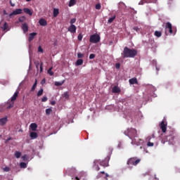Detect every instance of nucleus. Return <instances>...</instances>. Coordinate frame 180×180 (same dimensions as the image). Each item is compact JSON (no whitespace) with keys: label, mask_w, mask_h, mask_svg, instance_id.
<instances>
[{"label":"nucleus","mask_w":180,"mask_h":180,"mask_svg":"<svg viewBox=\"0 0 180 180\" xmlns=\"http://www.w3.org/2000/svg\"><path fill=\"white\" fill-rule=\"evenodd\" d=\"M137 56V50L134 49H129L127 46L124 48L122 53V58H134Z\"/></svg>","instance_id":"1"},{"label":"nucleus","mask_w":180,"mask_h":180,"mask_svg":"<svg viewBox=\"0 0 180 180\" xmlns=\"http://www.w3.org/2000/svg\"><path fill=\"white\" fill-rule=\"evenodd\" d=\"M110 160V154H109L104 160L101 161V160H95L94 164L96 165V164H100L101 167H109V161Z\"/></svg>","instance_id":"2"},{"label":"nucleus","mask_w":180,"mask_h":180,"mask_svg":"<svg viewBox=\"0 0 180 180\" xmlns=\"http://www.w3.org/2000/svg\"><path fill=\"white\" fill-rule=\"evenodd\" d=\"M174 134V131H170L169 134L166 136V139H162V143L165 144V143L168 141L169 144H174V139H175V136Z\"/></svg>","instance_id":"3"},{"label":"nucleus","mask_w":180,"mask_h":180,"mask_svg":"<svg viewBox=\"0 0 180 180\" xmlns=\"http://www.w3.org/2000/svg\"><path fill=\"white\" fill-rule=\"evenodd\" d=\"M124 134L128 136V137L131 140L134 138L137 137V130H136V129L129 128L127 131H124Z\"/></svg>","instance_id":"4"},{"label":"nucleus","mask_w":180,"mask_h":180,"mask_svg":"<svg viewBox=\"0 0 180 180\" xmlns=\"http://www.w3.org/2000/svg\"><path fill=\"white\" fill-rule=\"evenodd\" d=\"M141 161V159H139L137 158H131L128 159L127 162V165H134L136 167L140 162Z\"/></svg>","instance_id":"5"},{"label":"nucleus","mask_w":180,"mask_h":180,"mask_svg":"<svg viewBox=\"0 0 180 180\" xmlns=\"http://www.w3.org/2000/svg\"><path fill=\"white\" fill-rule=\"evenodd\" d=\"M89 41L90 43L96 44V43H99V41H101V36L98 34H92L90 36Z\"/></svg>","instance_id":"6"},{"label":"nucleus","mask_w":180,"mask_h":180,"mask_svg":"<svg viewBox=\"0 0 180 180\" xmlns=\"http://www.w3.org/2000/svg\"><path fill=\"white\" fill-rule=\"evenodd\" d=\"M131 144L135 145V146H141V144H143V143H144V141H143V139H139L135 137V138H132L131 139Z\"/></svg>","instance_id":"7"},{"label":"nucleus","mask_w":180,"mask_h":180,"mask_svg":"<svg viewBox=\"0 0 180 180\" xmlns=\"http://www.w3.org/2000/svg\"><path fill=\"white\" fill-rule=\"evenodd\" d=\"M167 122H165V121H162L161 123L160 124V127L162 133L167 132Z\"/></svg>","instance_id":"8"},{"label":"nucleus","mask_w":180,"mask_h":180,"mask_svg":"<svg viewBox=\"0 0 180 180\" xmlns=\"http://www.w3.org/2000/svg\"><path fill=\"white\" fill-rule=\"evenodd\" d=\"M23 12V10L22 8H17L15 11H13L11 13L9 14L10 18L16 15H20Z\"/></svg>","instance_id":"9"},{"label":"nucleus","mask_w":180,"mask_h":180,"mask_svg":"<svg viewBox=\"0 0 180 180\" xmlns=\"http://www.w3.org/2000/svg\"><path fill=\"white\" fill-rule=\"evenodd\" d=\"M166 30H169L170 34H174V31L172 30V24L171 22H167L165 25Z\"/></svg>","instance_id":"10"},{"label":"nucleus","mask_w":180,"mask_h":180,"mask_svg":"<svg viewBox=\"0 0 180 180\" xmlns=\"http://www.w3.org/2000/svg\"><path fill=\"white\" fill-rule=\"evenodd\" d=\"M68 32H70V33H76L77 32V27L75 25H71L68 29Z\"/></svg>","instance_id":"11"},{"label":"nucleus","mask_w":180,"mask_h":180,"mask_svg":"<svg viewBox=\"0 0 180 180\" xmlns=\"http://www.w3.org/2000/svg\"><path fill=\"white\" fill-rule=\"evenodd\" d=\"M39 23L40 26H47V21L44 18H40Z\"/></svg>","instance_id":"12"},{"label":"nucleus","mask_w":180,"mask_h":180,"mask_svg":"<svg viewBox=\"0 0 180 180\" xmlns=\"http://www.w3.org/2000/svg\"><path fill=\"white\" fill-rule=\"evenodd\" d=\"M22 30H23L24 33H26L29 31V26H27V23L25 22L22 24Z\"/></svg>","instance_id":"13"},{"label":"nucleus","mask_w":180,"mask_h":180,"mask_svg":"<svg viewBox=\"0 0 180 180\" xmlns=\"http://www.w3.org/2000/svg\"><path fill=\"white\" fill-rule=\"evenodd\" d=\"M8 122V117H3L0 119V126H4V124H6V122Z\"/></svg>","instance_id":"14"},{"label":"nucleus","mask_w":180,"mask_h":180,"mask_svg":"<svg viewBox=\"0 0 180 180\" xmlns=\"http://www.w3.org/2000/svg\"><path fill=\"white\" fill-rule=\"evenodd\" d=\"M120 92H121V90H120V89L119 86H114L112 87V93H113V94H120Z\"/></svg>","instance_id":"15"},{"label":"nucleus","mask_w":180,"mask_h":180,"mask_svg":"<svg viewBox=\"0 0 180 180\" xmlns=\"http://www.w3.org/2000/svg\"><path fill=\"white\" fill-rule=\"evenodd\" d=\"M34 36H37V32H32L30 34L28 40L29 41H32V40L34 39Z\"/></svg>","instance_id":"16"},{"label":"nucleus","mask_w":180,"mask_h":180,"mask_svg":"<svg viewBox=\"0 0 180 180\" xmlns=\"http://www.w3.org/2000/svg\"><path fill=\"white\" fill-rule=\"evenodd\" d=\"M129 84H131V85H134V84H139V82L137 81V78L134 77L131 78L129 80Z\"/></svg>","instance_id":"17"},{"label":"nucleus","mask_w":180,"mask_h":180,"mask_svg":"<svg viewBox=\"0 0 180 180\" xmlns=\"http://www.w3.org/2000/svg\"><path fill=\"white\" fill-rule=\"evenodd\" d=\"M23 11L25 13H27V15H30V16H32L33 15V12H32V10L30 8H25L23 9Z\"/></svg>","instance_id":"18"},{"label":"nucleus","mask_w":180,"mask_h":180,"mask_svg":"<svg viewBox=\"0 0 180 180\" xmlns=\"http://www.w3.org/2000/svg\"><path fill=\"white\" fill-rule=\"evenodd\" d=\"M18 95H19V91H16L11 97V102H15V100L18 99Z\"/></svg>","instance_id":"19"},{"label":"nucleus","mask_w":180,"mask_h":180,"mask_svg":"<svg viewBox=\"0 0 180 180\" xmlns=\"http://www.w3.org/2000/svg\"><path fill=\"white\" fill-rule=\"evenodd\" d=\"M30 129L31 130H32V131H36V130L37 129V124L32 123L30 124Z\"/></svg>","instance_id":"20"},{"label":"nucleus","mask_w":180,"mask_h":180,"mask_svg":"<svg viewBox=\"0 0 180 180\" xmlns=\"http://www.w3.org/2000/svg\"><path fill=\"white\" fill-rule=\"evenodd\" d=\"M58 13H60V10L58 8L53 9V18H57L58 16Z\"/></svg>","instance_id":"21"},{"label":"nucleus","mask_w":180,"mask_h":180,"mask_svg":"<svg viewBox=\"0 0 180 180\" xmlns=\"http://www.w3.org/2000/svg\"><path fill=\"white\" fill-rule=\"evenodd\" d=\"M8 27H9V25H8V22H5L2 27L4 32H5V30H8Z\"/></svg>","instance_id":"22"},{"label":"nucleus","mask_w":180,"mask_h":180,"mask_svg":"<svg viewBox=\"0 0 180 180\" xmlns=\"http://www.w3.org/2000/svg\"><path fill=\"white\" fill-rule=\"evenodd\" d=\"M64 82H65V80H63L62 82H56L55 86H61V85H63L64 84Z\"/></svg>","instance_id":"23"},{"label":"nucleus","mask_w":180,"mask_h":180,"mask_svg":"<svg viewBox=\"0 0 180 180\" xmlns=\"http://www.w3.org/2000/svg\"><path fill=\"white\" fill-rule=\"evenodd\" d=\"M150 0H141L139 3V5H144V4H150Z\"/></svg>","instance_id":"24"},{"label":"nucleus","mask_w":180,"mask_h":180,"mask_svg":"<svg viewBox=\"0 0 180 180\" xmlns=\"http://www.w3.org/2000/svg\"><path fill=\"white\" fill-rule=\"evenodd\" d=\"M82 64H84V60L82 59H78L76 61V65H82Z\"/></svg>","instance_id":"25"},{"label":"nucleus","mask_w":180,"mask_h":180,"mask_svg":"<svg viewBox=\"0 0 180 180\" xmlns=\"http://www.w3.org/2000/svg\"><path fill=\"white\" fill-rule=\"evenodd\" d=\"M30 137L31 139H36L37 137V132H31L30 133Z\"/></svg>","instance_id":"26"},{"label":"nucleus","mask_w":180,"mask_h":180,"mask_svg":"<svg viewBox=\"0 0 180 180\" xmlns=\"http://www.w3.org/2000/svg\"><path fill=\"white\" fill-rule=\"evenodd\" d=\"M14 155L15 158H20V155H22V153L19 151H15Z\"/></svg>","instance_id":"27"},{"label":"nucleus","mask_w":180,"mask_h":180,"mask_svg":"<svg viewBox=\"0 0 180 180\" xmlns=\"http://www.w3.org/2000/svg\"><path fill=\"white\" fill-rule=\"evenodd\" d=\"M77 4V0H70L69 2V6H74Z\"/></svg>","instance_id":"28"},{"label":"nucleus","mask_w":180,"mask_h":180,"mask_svg":"<svg viewBox=\"0 0 180 180\" xmlns=\"http://www.w3.org/2000/svg\"><path fill=\"white\" fill-rule=\"evenodd\" d=\"M155 36H156V37H161V36H162V33L160 31H155Z\"/></svg>","instance_id":"29"},{"label":"nucleus","mask_w":180,"mask_h":180,"mask_svg":"<svg viewBox=\"0 0 180 180\" xmlns=\"http://www.w3.org/2000/svg\"><path fill=\"white\" fill-rule=\"evenodd\" d=\"M37 86V79L35 80L34 84H33L31 91H33L34 89H36V87Z\"/></svg>","instance_id":"30"},{"label":"nucleus","mask_w":180,"mask_h":180,"mask_svg":"<svg viewBox=\"0 0 180 180\" xmlns=\"http://www.w3.org/2000/svg\"><path fill=\"white\" fill-rule=\"evenodd\" d=\"M20 168H27V165L25 162H22L20 163Z\"/></svg>","instance_id":"31"},{"label":"nucleus","mask_w":180,"mask_h":180,"mask_svg":"<svg viewBox=\"0 0 180 180\" xmlns=\"http://www.w3.org/2000/svg\"><path fill=\"white\" fill-rule=\"evenodd\" d=\"M43 92H44L43 89H40V90L37 94V96H41L43 95Z\"/></svg>","instance_id":"32"},{"label":"nucleus","mask_w":180,"mask_h":180,"mask_svg":"<svg viewBox=\"0 0 180 180\" xmlns=\"http://www.w3.org/2000/svg\"><path fill=\"white\" fill-rule=\"evenodd\" d=\"M115 19H116V15H114L113 17L110 18L108 19V23H112V22H113V20H115Z\"/></svg>","instance_id":"33"},{"label":"nucleus","mask_w":180,"mask_h":180,"mask_svg":"<svg viewBox=\"0 0 180 180\" xmlns=\"http://www.w3.org/2000/svg\"><path fill=\"white\" fill-rule=\"evenodd\" d=\"M19 22H25L26 20V17L25 16H22V17H20L19 19H18Z\"/></svg>","instance_id":"34"},{"label":"nucleus","mask_w":180,"mask_h":180,"mask_svg":"<svg viewBox=\"0 0 180 180\" xmlns=\"http://www.w3.org/2000/svg\"><path fill=\"white\" fill-rule=\"evenodd\" d=\"M51 112H53V110L51 108H47L46 110V115H50V113H51Z\"/></svg>","instance_id":"35"},{"label":"nucleus","mask_w":180,"mask_h":180,"mask_svg":"<svg viewBox=\"0 0 180 180\" xmlns=\"http://www.w3.org/2000/svg\"><path fill=\"white\" fill-rule=\"evenodd\" d=\"M133 30L136 31L137 33H140V32H141V30H140V28H139V27H134Z\"/></svg>","instance_id":"36"},{"label":"nucleus","mask_w":180,"mask_h":180,"mask_svg":"<svg viewBox=\"0 0 180 180\" xmlns=\"http://www.w3.org/2000/svg\"><path fill=\"white\" fill-rule=\"evenodd\" d=\"M51 70H53V68H51L48 70V73L49 74V75H54V72L51 71Z\"/></svg>","instance_id":"37"},{"label":"nucleus","mask_w":180,"mask_h":180,"mask_svg":"<svg viewBox=\"0 0 180 180\" xmlns=\"http://www.w3.org/2000/svg\"><path fill=\"white\" fill-rule=\"evenodd\" d=\"M95 8H96V9L99 11L101 9V8H102V6H101V4H96Z\"/></svg>","instance_id":"38"},{"label":"nucleus","mask_w":180,"mask_h":180,"mask_svg":"<svg viewBox=\"0 0 180 180\" xmlns=\"http://www.w3.org/2000/svg\"><path fill=\"white\" fill-rule=\"evenodd\" d=\"M75 22H77V19L76 18H72L70 20V25H74V23H75Z\"/></svg>","instance_id":"39"},{"label":"nucleus","mask_w":180,"mask_h":180,"mask_svg":"<svg viewBox=\"0 0 180 180\" xmlns=\"http://www.w3.org/2000/svg\"><path fill=\"white\" fill-rule=\"evenodd\" d=\"M63 97L65 98V99H68V98H70V96L68 95V93L65 92L63 94Z\"/></svg>","instance_id":"40"},{"label":"nucleus","mask_w":180,"mask_h":180,"mask_svg":"<svg viewBox=\"0 0 180 180\" xmlns=\"http://www.w3.org/2000/svg\"><path fill=\"white\" fill-rule=\"evenodd\" d=\"M22 161H27V155H24L22 156Z\"/></svg>","instance_id":"41"},{"label":"nucleus","mask_w":180,"mask_h":180,"mask_svg":"<svg viewBox=\"0 0 180 180\" xmlns=\"http://www.w3.org/2000/svg\"><path fill=\"white\" fill-rule=\"evenodd\" d=\"M3 169L5 172H9V171H11V168H9L8 167H6Z\"/></svg>","instance_id":"42"},{"label":"nucleus","mask_w":180,"mask_h":180,"mask_svg":"<svg viewBox=\"0 0 180 180\" xmlns=\"http://www.w3.org/2000/svg\"><path fill=\"white\" fill-rule=\"evenodd\" d=\"M94 167L96 168V171H99L101 169V167H99V165H98V164L94 163Z\"/></svg>","instance_id":"43"},{"label":"nucleus","mask_w":180,"mask_h":180,"mask_svg":"<svg viewBox=\"0 0 180 180\" xmlns=\"http://www.w3.org/2000/svg\"><path fill=\"white\" fill-rule=\"evenodd\" d=\"M82 34H79L78 37H77V39L79 41H81V40H82Z\"/></svg>","instance_id":"44"},{"label":"nucleus","mask_w":180,"mask_h":180,"mask_svg":"<svg viewBox=\"0 0 180 180\" xmlns=\"http://www.w3.org/2000/svg\"><path fill=\"white\" fill-rule=\"evenodd\" d=\"M147 146H148V147H153V146H154V143H153V142H148V143H147Z\"/></svg>","instance_id":"45"},{"label":"nucleus","mask_w":180,"mask_h":180,"mask_svg":"<svg viewBox=\"0 0 180 180\" xmlns=\"http://www.w3.org/2000/svg\"><path fill=\"white\" fill-rule=\"evenodd\" d=\"M82 57H84V54L81 53H77V58H82Z\"/></svg>","instance_id":"46"},{"label":"nucleus","mask_w":180,"mask_h":180,"mask_svg":"<svg viewBox=\"0 0 180 180\" xmlns=\"http://www.w3.org/2000/svg\"><path fill=\"white\" fill-rule=\"evenodd\" d=\"M89 58L90 60H94V58H95V54L91 53L89 56Z\"/></svg>","instance_id":"47"},{"label":"nucleus","mask_w":180,"mask_h":180,"mask_svg":"<svg viewBox=\"0 0 180 180\" xmlns=\"http://www.w3.org/2000/svg\"><path fill=\"white\" fill-rule=\"evenodd\" d=\"M14 102H12V103L9 104L7 107V109H11V108L13 106Z\"/></svg>","instance_id":"48"},{"label":"nucleus","mask_w":180,"mask_h":180,"mask_svg":"<svg viewBox=\"0 0 180 180\" xmlns=\"http://www.w3.org/2000/svg\"><path fill=\"white\" fill-rule=\"evenodd\" d=\"M47 97L46 96H44L42 98H41V102H47Z\"/></svg>","instance_id":"49"},{"label":"nucleus","mask_w":180,"mask_h":180,"mask_svg":"<svg viewBox=\"0 0 180 180\" xmlns=\"http://www.w3.org/2000/svg\"><path fill=\"white\" fill-rule=\"evenodd\" d=\"M38 51H39V53H43V48H41V46H39Z\"/></svg>","instance_id":"50"},{"label":"nucleus","mask_w":180,"mask_h":180,"mask_svg":"<svg viewBox=\"0 0 180 180\" xmlns=\"http://www.w3.org/2000/svg\"><path fill=\"white\" fill-rule=\"evenodd\" d=\"M39 68H40V71H41H41H43V62H41V63H40Z\"/></svg>","instance_id":"51"},{"label":"nucleus","mask_w":180,"mask_h":180,"mask_svg":"<svg viewBox=\"0 0 180 180\" xmlns=\"http://www.w3.org/2000/svg\"><path fill=\"white\" fill-rule=\"evenodd\" d=\"M44 84H46V79H43L41 81V85H44Z\"/></svg>","instance_id":"52"},{"label":"nucleus","mask_w":180,"mask_h":180,"mask_svg":"<svg viewBox=\"0 0 180 180\" xmlns=\"http://www.w3.org/2000/svg\"><path fill=\"white\" fill-rule=\"evenodd\" d=\"M35 65H36V68H37V70H39V65H40V63L37 62V63H35Z\"/></svg>","instance_id":"53"},{"label":"nucleus","mask_w":180,"mask_h":180,"mask_svg":"<svg viewBox=\"0 0 180 180\" xmlns=\"http://www.w3.org/2000/svg\"><path fill=\"white\" fill-rule=\"evenodd\" d=\"M115 67L116 68H120V63H116Z\"/></svg>","instance_id":"54"},{"label":"nucleus","mask_w":180,"mask_h":180,"mask_svg":"<svg viewBox=\"0 0 180 180\" xmlns=\"http://www.w3.org/2000/svg\"><path fill=\"white\" fill-rule=\"evenodd\" d=\"M150 2H153V4H155L158 0H149Z\"/></svg>","instance_id":"55"},{"label":"nucleus","mask_w":180,"mask_h":180,"mask_svg":"<svg viewBox=\"0 0 180 180\" xmlns=\"http://www.w3.org/2000/svg\"><path fill=\"white\" fill-rule=\"evenodd\" d=\"M51 105H56V101H51Z\"/></svg>","instance_id":"56"},{"label":"nucleus","mask_w":180,"mask_h":180,"mask_svg":"<svg viewBox=\"0 0 180 180\" xmlns=\"http://www.w3.org/2000/svg\"><path fill=\"white\" fill-rule=\"evenodd\" d=\"M105 176H106V178H108L109 176V174H108V173H106Z\"/></svg>","instance_id":"57"},{"label":"nucleus","mask_w":180,"mask_h":180,"mask_svg":"<svg viewBox=\"0 0 180 180\" xmlns=\"http://www.w3.org/2000/svg\"><path fill=\"white\" fill-rule=\"evenodd\" d=\"M75 180H79V178H78L77 176L75 177Z\"/></svg>","instance_id":"58"},{"label":"nucleus","mask_w":180,"mask_h":180,"mask_svg":"<svg viewBox=\"0 0 180 180\" xmlns=\"http://www.w3.org/2000/svg\"><path fill=\"white\" fill-rule=\"evenodd\" d=\"M156 70L157 71H160V68H158V67H156Z\"/></svg>","instance_id":"59"},{"label":"nucleus","mask_w":180,"mask_h":180,"mask_svg":"<svg viewBox=\"0 0 180 180\" xmlns=\"http://www.w3.org/2000/svg\"><path fill=\"white\" fill-rule=\"evenodd\" d=\"M101 174H105V172H104V171H102V172H101Z\"/></svg>","instance_id":"60"},{"label":"nucleus","mask_w":180,"mask_h":180,"mask_svg":"<svg viewBox=\"0 0 180 180\" xmlns=\"http://www.w3.org/2000/svg\"><path fill=\"white\" fill-rule=\"evenodd\" d=\"M32 0H26L27 2H30Z\"/></svg>","instance_id":"61"},{"label":"nucleus","mask_w":180,"mask_h":180,"mask_svg":"<svg viewBox=\"0 0 180 180\" xmlns=\"http://www.w3.org/2000/svg\"><path fill=\"white\" fill-rule=\"evenodd\" d=\"M11 6H15V4H11Z\"/></svg>","instance_id":"62"},{"label":"nucleus","mask_w":180,"mask_h":180,"mask_svg":"<svg viewBox=\"0 0 180 180\" xmlns=\"http://www.w3.org/2000/svg\"><path fill=\"white\" fill-rule=\"evenodd\" d=\"M129 168L130 169H131V167H129Z\"/></svg>","instance_id":"63"}]
</instances>
